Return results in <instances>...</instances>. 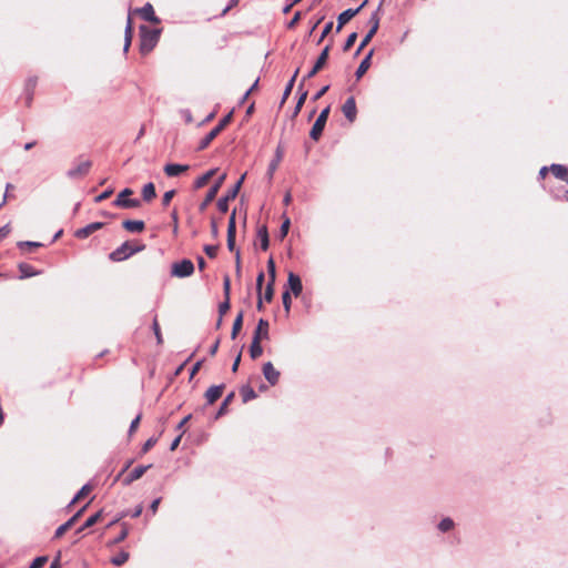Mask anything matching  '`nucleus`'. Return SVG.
Wrapping results in <instances>:
<instances>
[{"instance_id": "nucleus-1", "label": "nucleus", "mask_w": 568, "mask_h": 568, "mask_svg": "<svg viewBox=\"0 0 568 568\" xmlns=\"http://www.w3.org/2000/svg\"><path fill=\"white\" fill-rule=\"evenodd\" d=\"M141 33V43L140 49L141 52L146 54L153 50V48L156 45L159 38H160V30L158 29H149L145 26H142L140 28Z\"/></svg>"}, {"instance_id": "nucleus-2", "label": "nucleus", "mask_w": 568, "mask_h": 568, "mask_svg": "<svg viewBox=\"0 0 568 568\" xmlns=\"http://www.w3.org/2000/svg\"><path fill=\"white\" fill-rule=\"evenodd\" d=\"M194 272V264L191 260L184 258L171 266V275L178 278L189 277Z\"/></svg>"}, {"instance_id": "nucleus-3", "label": "nucleus", "mask_w": 568, "mask_h": 568, "mask_svg": "<svg viewBox=\"0 0 568 568\" xmlns=\"http://www.w3.org/2000/svg\"><path fill=\"white\" fill-rule=\"evenodd\" d=\"M232 119V113H229L227 115H225L220 122L219 124L212 129L201 141H200V144H199V150H204L206 149L210 143L220 134V132L230 123Z\"/></svg>"}, {"instance_id": "nucleus-4", "label": "nucleus", "mask_w": 568, "mask_h": 568, "mask_svg": "<svg viewBox=\"0 0 568 568\" xmlns=\"http://www.w3.org/2000/svg\"><path fill=\"white\" fill-rule=\"evenodd\" d=\"M133 194V191L129 187L122 190L115 201L113 202V204L118 207H123V209H135V207H139L141 202L139 199H129V196H131Z\"/></svg>"}, {"instance_id": "nucleus-5", "label": "nucleus", "mask_w": 568, "mask_h": 568, "mask_svg": "<svg viewBox=\"0 0 568 568\" xmlns=\"http://www.w3.org/2000/svg\"><path fill=\"white\" fill-rule=\"evenodd\" d=\"M244 179H245V174H243L240 178V180L234 184V186L227 192V194L225 196H222L221 199H219V201H217V209L222 213L227 212V210H229V202L231 200H234L237 196Z\"/></svg>"}, {"instance_id": "nucleus-6", "label": "nucleus", "mask_w": 568, "mask_h": 568, "mask_svg": "<svg viewBox=\"0 0 568 568\" xmlns=\"http://www.w3.org/2000/svg\"><path fill=\"white\" fill-rule=\"evenodd\" d=\"M328 114H329V106L323 109L321 111L320 115L317 116L316 121L314 122V124L310 131V136L314 141H317L320 139V136L322 135L323 130L326 124V121H327V118H328Z\"/></svg>"}, {"instance_id": "nucleus-7", "label": "nucleus", "mask_w": 568, "mask_h": 568, "mask_svg": "<svg viewBox=\"0 0 568 568\" xmlns=\"http://www.w3.org/2000/svg\"><path fill=\"white\" fill-rule=\"evenodd\" d=\"M369 23H371V29L366 33V36H364V38L362 39V41H361V43H359V45H358V48L356 50V54H358L371 42V40L373 39V37L375 36V33L378 30V27H379V16H378L377 11L372 13V16L369 18Z\"/></svg>"}, {"instance_id": "nucleus-8", "label": "nucleus", "mask_w": 568, "mask_h": 568, "mask_svg": "<svg viewBox=\"0 0 568 568\" xmlns=\"http://www.w3.org/2000/svg\"><path fill=\"white\" fill-rule=\"evenodd\" d=\"M138 251H140V247H132L128 242L126 243H123L121 246H119L116 250H114L111 254H110V258L112 261H116V262H120V261H123L128 257H130L131 255H133L134 253H136Z\"/></svg>"}, {"instance_id": "nucleus-9", "label": "nucleus", "mask_w": 568, "mask_h": 568, "mask_svg": "<svg viewBox=\"0 0 568 568\" xmlns=\"http://www.w3.org/2000/svg\"><path fill=\"white\" fill-rule=\"evenodd\" d=\"M92 166V162L90 160H85L77 164L74 168H71L67 171V176L71 180H77L85 176Z\"/></svg>"}, {"instance_id": "nucleus-10", "label": "nucleus", "mask_w": 568, "mask_h": 568, "mask_svg": "<svg viewBox=\"0 0 568 568\" xmlns=\"http://www.w3.org/2000/svg\"><path fill=\"white\" fill-rule=\"evenodd\" d=\"M225 178H226V174H222L216 180V182L211 186V189L209 190V192L205 195V199L200 204V210L201 211H204L207 207V205L215 199V196L219 193V190L221 189Z\"/></svg>"}, {"instance_id": "nucleus-11", "label": "nucleus", "mask_w": 568, "mask_h": 568, "mask_svg": "<svg viewBox=\"0 0 568 568\" xmlns=\"http://www.w3.org/2000/svg\"><path fill=\"white\" fill-rule=\"evenodd\" d=\"M367 4V0L363 1V3L356 9H347L339 13L337 17V27L336 32H339L344 24H346L351 19H353L359 11Z\"/></svg>"}, {"instance_id": "nucleus-12", "label": "nucleus", "mask_w": 568, "mask_h": 568, "mask_svg": "<svg viewBox=\"0 0 568 568\" xmlns=\"http://www.w3.org/2000/svg\"><path fill=\"white\" fill-rule=\"evenodd\" d=\"M328 53H329V45H326L323 49V51L321 52V54L318 55L314 67L305 75L304 80L313 78L325 65V63L328 59Z\"/></svg>"}, {"instance_id": "nucleus-13", "label": "nucleus", "mask_w": 568, "mask_h": 568, "mask_svg": "<svg viewBox=\"0 0 568 568\" xmlns=\"http://www.w3.org/2000/svg\"><path fill=\"white\" fill-rule=\"evenodd\" d=\"M287 286L295 297H298L303 291V285L300 276L293 272L288 273Z\"/></svg>"}, {"instance_id": "nucleus-14", "label": "nucleus", "mask_w": 568, "mask_h": 568, "mask_svg": "<svg viewBox=\"0 0 568 568\" xmlns=\"http://www.w3.org/2000/svg\"><path fill=\"white\" fill-rule=\"evenodd\" d=\"M263 375L271 385H276L280 379V372L275 369L271 362L263 365Z\"/></svg>"}, {"instance_id": "nucleus-15", "label": "nucleus", "mask_w": 568, "mask_h": 568, "mask_svg": "<svg viewBox=\"0 0 568 568\" xmlns=\"http://www.w3.org/2000/svg\"><path fill=\"white\" fill-rule=\"evenodd\" d=\"M342 111L345 115V118L349 121V122H353L355 119H356V114H357V109H356V102H355V99L353 97H349L345 103L343 104L342 106Z\"/></svg>"}, {"instance_id": "nucleus-16", "label": "nucleus", "mask_w": 568, "mask_h": 568, "mask_svg": "<svg viewBox=\"0 0 568 568\" xmlns=\"http://www.w3.org/2000/svg\"><path fill=\"white\" fill-rule=\"evenodd\" d=\"M268 322L264 318H261L257 323V326L253 334L254 341H262V339H268L270 333H268Z\"/></svg>"}, {"instance_id": "nucleus-17", "label": "nucleus", "mask_w": 568, "mask_h": 568, "mask_svg": "<svg viewBox=\"0 0 568 568\" xmlns=\"http://www.w3.org/2000/svg\"><path fill=\"white\" fill-rule=\"evenodd\" d=\"M135 12H138L142 19L145 21L152 22V23H159L160 20L154 13V9L151 3L144 4L142 8L136 9Z\"/></svg>"}, {"instance_id": "nucleus-18", "label": "nucleus", "mask_w": 568, "mask_h": 568, "mask_svg": "<svg viewBox=\"0 0 568 568\" xmlns=\"http://www.w3.org/2000/svg\"><path fill=\"white\" fill-rule=\"evenodd\" d=\"M85 509V506L80 509L75 515H73L68 521H65L63 525L59 526L55 530L54 537L60 538L68 529H70L74 523L78 520V518L81 516L83 510Z\"/></svg>"}, {"instance_id": "nucleus-19", "label": "nucleus", "mask_w": 568, "mask_h": 568, "mask_svg": "<svg viewBox=\"0 0 568 568\" xmlns=\"http://www.w3.org/2000/svg\"><path fill=\"white\" fill-rule=\"evenodd\" d=\"M164 173L168 176H178L183 172L189 170V165L186 164H178V163H169L164 166Z\"/></svg>"}, {"instance_id": "nucleus-20", "label": "nucleus", "mask_w": 568, "mask_h": 568, "mask_svg": "<svg viewBox=\"0 0 568 568\" xmlns=\"http://www.w3.org/2000/svg\"><path fill=\"white\" fill-rule=\"evenodd\" d=\"M224 389V385H213L205 392V398L207 404H213L215 400H217Z\"/></svg>"}, {"instance_id": "nucleus-21", "label": "nucleus", "mask_w": 568, "mask_h": 568, "mask_svg": "<svg viewBox=\"0 0 568 568\" xmlns=\"http://www.w3.org/2000/svg\"><path fill=\"white\" fill-rule=\"evenodd\" d=\"M101 227H102V223H100V222H94V223L88 224L87 226L77 230L75 236L79 239H85L91 233H93L94 231H97Z\"/></svg>"}, {"instance_id": "nucleus-22", "label": "nucleus", "mask_w": 568, "mask_h": 568, "mask_svg": "<svg viewBox=\"0 0 568 568\" xmlns=\"http://www.w3.org/2000/svg\"><path fill=\"white\" fill-rule=\"evenodd\" d=\"M151 468V465H146V466H138L135 467L131 473L130 475L124 479V484L125 485H130L131 483L138 480L139 478H141L144 473Z\"/></svg>"}, {"instance_id": "nucleus-23", "label": "nucleus", "mask_w": 568, "mask_h": 568, "mask_svg": "<svg viewBox=\"0 0 568 568\" xmlns=\"http://www.w3.org/2000/svg\"><path fill=\"white\" fill-rule=\"evenodd\" d=\"M373 53H374V50L372 49L366 54V57L362 60V62L359 63L356 72H355V75L357 79H361L366 73V71L369 69Z\"/></svg>"}, {"instance_id": "nucleus-24", "label": "nucleus", "mask_w": 568, "mask_h": 568, "mask_svg": "<svg viewBox=\"0 0 568 568\" xmlns=\"http://www.w3.org/2000/svg\"><path fill=\"white\" fill-rule=\"evenodd\" d=\"M122 225L126 231L132 233H140L144 230V222L140 220H126Z\"/></svg>"}, {"instance_id": "nucleus-25", "label": "nucleus", "mask_w": 568, "mask_h": 568, "mask_svg": "<svg viewBox=\"0 0 568 568\" xmlns=\"http://www.w3.org/2000/svg\"><path fill=\"white\" fill-rule=\"evenodd\" d=\"M132 40V20H131V13L128 16V21L125 26V32H124V48L123 50L126 52L131 45Z\"/></svg>"}, {"instance_id": "nucleus-26", "label": "nucleus", "mask_w": 568, "mask_h": 568, "mask_svg": "<svg viewBox=\"0 0 568 568\" xmlns=\"http://www.w3.org/2000/svg\"><path fill=\"white\" fill-rule=\"evenodd\" d=\"M550 171L552 174L560 179V180H567L568 181V170L565 165L561 164H551Z\"/></svg>"}, {"instance_id": "nucleus-27", "label": "nucleus", "mask_w": 568, "mask_h": 568, "mask_svg": "<svg viewBox=\"0 0 568 568\" xmlns=\"http://www.w3.org/2000/svg\"><path fill=\"white\" fill-rule=\"evenodd\" d=\"M283 153L280 148H277L274 160L268 164L267 173L268 176L272 178L274 172L277 170L280 162L282 161Z\"/></svg>"}, {"instance_id": "nucleus-28", "label": "nucleus", "mask_w": 568, "mask_h": 568, "mask_svg": "<svg viewBox=\"0 0 568 568\" xmlns=\"http://www.w3.org/2000/svg\"><path fill=\"white\" fill-rule=\"evenodd\" d=\"M215 172H216V169H211L203 175L199 176L194 182V187L195 189L203 187L209 182V180L215 174Z\"/></svg>"}, {"instance_id": "nucleus-29", "label": "nucleus", "mask_w": 568, "mask_h": 568, "mask_svg": "<svg viewBox=\"0 0 568 568\" xmlns=\"http://www.w3.org/2000/svg\"><path fill=\"white\" fill-rule=\"evenodd\" d=\"M257 237H258V240L261 242V248L263 251H266L268 248V244H270L268 233H267L266 226H262V227L258 229Z\"/></svg>"}, {"instance_id": "nucleus-30", "label": "nucleus", "mask_w": 568, "mask_h": 568, "mask_svg": "<svg viewBox=\"0 0 568 568\" xmlns=\"http://www.w3.org/2000/svg\"><path fill=\"white\" fill-rule=\"evenodd\" d=\"M156 195L155 193V186L153 183H148L143 186L142 189V197L144 201L149 202L151 201L152 199H154Z\"/></svg>"}, {"instance_id": "nucleus-31", "label": "nucleus", "mask_w": 568, "mask_h": 568, "mask_svg": "<svg viewBox=\"0 0 568 568\" xmlns=\"http://www.w3.org/2000/svg\"><path fill=\"white\" fill-rule=\"evenodd\" d=\"M263 353V348L261 346V341H254L252 339L251 346H250V356L253 359L258 358Z\"/></svg>"}, {"instance_id": "nucleus-32", "label": "nucleus", "mask_w": 568, "mask_h": 568, "mask_svg": "<svg viewBox=\"0 0 568 568\" xmlns=\"http://www.w3.org/2000/svg\"><path fill=\"white\" fill-rule=\"evenodd\" d=\"M19 271H20V277L21 278H27V277H31V276H34L37 274H39L38 272H36L33 270V267L29 264H26V263H21L19 265Z\"/></svg>"}, {"instance_id": "nucleus-33", "label": "nucleus", "mask_w": 568, "mask_h": 568, "mask_svg": "<svg viewBox=\"0 0 568 568\" xmlns=\"http://www.w3.org/2000/svg\"><path fill=\"white\" fill-rule=\"evenodd\" d=\"M227 248L231 252L235 251L236 270L240 271V251L235 250V235H227Z\"/></svg>"}, {"instance_id": "nucleus-34", "label": "nucleus", "mask_w": 568, "mask_h": 568, "mask_svg": "<svg viewBox=\"0 0 568 568\" xmlns=\"http://www.w3.org/2000/svg\"><path fill=\"white\" fill-rule=\"evenodd\" d=\"M241 395L244 403H247L254 398H256V393L251 386H243L241 388Z\"/></svg>"}, {"instance_id": "nucleus-35", "label": "nucleus", "mask_w": 568, "mask_h": 568, "mask_svg": "<svg viewBox=\"0 0 568 568\" xmlns=\"http://www.w3.org/2000/svg\"><path fill=\"white\" fill-rule=\"evenodd\" d=\"M454 526H455L454 520L449 517H446V518H443L438 523L437 527L442 532H447V531L452 530L454 528Z\"/></svg>"}, {"instance_id": "nucleus-36", "label": "nucleus", "mask_w": 568, "mask_h": 568, "mask_svg": "<svg viewBox=\"0 0 568 568\" xmlns=\"http://www.w3.org/2000/svg\"><path fill=\"white\" fill-rule=\"evenodd\" d=\"M129 559V552L122 550L119 554H116L114 557H112L111 562L114 566H122L125 564Z\"/></svg>"}, {"instance_id": "nucleus-37", "label": "nucleus", "mask_w": 568, "mask_h": 568, "mask_svg": "<svg viewBox=\"0 0 568 568\" xmlns=\"http://www.w3.org/2000/svg\"><path fill=\"white\" fill-rule=\"evenodd\" d=\"M242 324H243V313L241 312L236 316V318L234 320V323H233L232 333H231V337L233 339L237 336L239 332L241 331Z\"/></svg>"}, {"instance_id": "nucleus-38", "label": "nucleus", "mask_w": 568, "mask_h": 568, "mask_svg": "<svg viewBox=\"0 0 568 568\" xmlns=\"http://www.w3.org/2000/svg\"><path fill=\"white\" fill-rule=\"evenodd\" d=\"M297 73H298V69L294 72L293 77L291 78V80L286 84L285 90L283 92V97H282V103H284L286 101V99L290 97V94H291V92L293 90L294 82H295V79L297 77Z\"/></svg>"}, {"instance_id": "nucleus-39", "label": "nucleus", "mask_w": 568, "mask_h": 568, "mask_svg": "<svg viewBox=\"0 0 568 568\" xmlns=\"http://www.w3.org/2000/svg\"><path fill=\"white\" fill-rule=\"evenodd\" d=\"M101 517V511L95 513L94 515L90 516L82 527L78 529V532L83 531L85 528L92 527Z\"/></svg>"}, {"instance_id": "nucleus-40", "label": "nucleus", "mask_w": 568, "mask_h": 568, "mask_svg": "<svg viewBox=\"0 0 568 568\" xmlns=\"http://www.w3.org/2000/svg\"><path fill=\"white\" fill-rule=\"evenodd\" d=\"M91 486L90 485H84L79 491L78 494L73 497V499L71 500L70 505H73L75 504L78 500H80L81 498H83L84 496H87L90 491H91Z\"/></svg>"}, {"instance_id": "nucleus-41", "label": "nucleus", "mask_w": 568, "mask_h": 568, "mask_svg": "<svg viewBox=\"0 0 568 568\" xmlns=\"http://www.w3.org/2000/svg\"><path fill=\"white\" fill-rule=\"evenodd\" d=\"M267 272H268V276H270L268 282L275 283L276 271H275V263L272 257L267 261Z\"/></svg>"}, {"instance_id": "nucleus-42", "label": "nucleus", "mask_w": 568, "mask_h": 568, "mask_svg": "<svg viewBox=\"0 0 568 568\" xmlns=\"http://www.w3.org/2000/svg\"><path fill=\"white\" fill-rule=\"evenodd\" d=\"M42 244L40 242H33V241H21V242H18V247H20L21 250H24V248H37V247H40Z\"/></svg>"}, {"instance_id": "nucleus-43", "label": "nucleus", "mask_w": 568, "mask_h": 568, "mask_svg": "<svg viewBox=\"0 0 568 568\" xmlns=\"http://www.w3.org/2000/svg\"><path fill=\"white\" fill-rule=\"evenodd\" d=\"M236 232V222H235V211L232 212L229 225H227V235H235Z\"/></svg>"}, {"instance_id": "nucleus-44", "label": "nucleus", "mask_w": 568, "mask_h": 568, "mask_svg": "<svg viewBox=\"0 0 568 568\" xmlns=\"http://www.w3.org/2000/svg\"><path fill=\"white\" fill-rule=\"evenodd\" d=\"M356 40H357V33L356 32L351 33L344 43L343 50L348 51L354 45Z\"/></svg>"}, {"instance_id": "nucleus-45", "label": "nucleus", "mask_w": 568, "mask_h": 568, "mask_svg": "<svg viewBox=\"0 0 568 568\" xmlns=\"http://www.w3.org/2000/svg\"><path fill=\"white\" fill-rule=\"evenodd\" d=\"M282 300H283V306H284L286 313H288L291 310V304H292L290 291L286 290L283 292Z\"/></svg>"}, {"instance_id": "nucleus-46", "label": "nucleus", "mask_w": 568, "mask_h": 568, "mask_svg": "<svg viewBox=\"0 0 568 568\" xmlns=\"http://www.w3.org/2000/svg\"><path fill=\"white\" fill-rule=\"evenodd\" d=\"M273 294H274V283L268 282L266 287H265L264 300L266 302H271L272 298H273Z\"/></svg>"}, {"instance_id": "nucleus-47", "label": "nucleus", "mask_w": 568, "mask_h": 568, "mask_svg": "<svg viewBox=\"0 0 568 568\" xmlns=\"http://www.w3.org/2000/svg\"><path fill=\"white\" fill-rule=\"evenodd\" d=\"M129 535V529L125 524L122 525V530L120 534H118V537L112 541V544H119L123 541Z\"/></svg>"}, {"instance_id": "nucleus-48", "label": "nucleus", "mask_w": 568, "mask_h": 568, "mask_svg": "<svg viewBox=\"0 0 568 568\" xmlns=\"http://www.w3.org/2000/svg\"><path fill=\"white\" fill-rule=\"evenodd\" d=\"M290 224H291V221L290 219H285L281 225V230H280V237L281 239H284L287 233H288V229H290Z\"/></svg>"}, {"instance_id": "nucleus-49", "label": "nucleus", "mask_w": 568, "mask_h": 568, "mask_svg": "<svg viewBox=\"0 0 568 568\" xmlns=\"http://www.w3.org/2000/svg\"><path fill=\"white\" fill-rule=\"evenodd\" d=\"M48 558L45 556L37 557L33 559L29 568H41L45 562Z\"/></svg>"}, {"instance_id": "nucleus-50", "label": "nucleus", "mask_w": 568, "mask_h": 568, "mask_svg": "<svg viewBox=\"0 0 568 568\" xmlns=\"http://www.w3.org/2000/svg\"><path fill=\"white\" fill-rule=\"evenodd\" d=\"M233 396H234V394L231 393L230 395H227L224 398V400H223V403H222V405H221V407H220V409L217 412V416L222 415L225 412V409H226L227 405L231 403Z\"/></svg>"}, {"instance_id": "nucleus-51", "label": "nucleus", "mask_w": 568, "mask_h": 568, "mask_svg": "<svg viewBox=\"0 0 568 568\" xmlns=\"http://www.w3.org/2000/svg\"><path fill=\"white\" fill-rule=\"evenodd\" d=\"M204 251L210 257H215L219 251V247L216 245H205Z\"/></svg>"}, {"instance_id": "nucleus-52", "label": "nucleus", "mask_w": 568, "mask_h": 568, "mask_svg": "<svg viewBox=\"0 0 568 568\" xmlns=\"http://www.w3.org/2000/svg\"><path fill=\"white\" fill-rule=\"evenodd\" d=\"M230 290H231V280L230 277L226 275L224 276L223 278V291H224V295L225 297L230 298Z\"/></svg>"}, {"instance_id": "nucleus-53", "label": "nucleus", "mask_w": 568, "mask_h": 568, "mask_svg": "<svg viewBox=\"0 0 568 568\" xmlns=\"http://www.w3.org/2000/svg\"><path fill=\"white\" fill-rule=\"evenodd\" d=\"M152 328L154 331V334H155L158 343L161 344L162 343V335H161L160 326H159V323H158L156 318H154V321H153Z\"/></svg>"}, {"instance_id": "nucleus-54", "label": "nucleus", "mask_w": 568, "mask_h": 568, "mask_svg": "<svg viewBox=\"0 0 568 568\" xmlns=\"http://www.w3.org/2000/svg\"><path fill=\"white\" fill-rule=\"evenodd\" d=\"M156 442H158V438H156V437H151V438H149V439L144 443V445H143V447H142V452H143V453H146L149 449H151V448L156 444Z\"/></svg>"}, {"instance_id": "nucleus-55", "label": "nucleus", "mask_w": 568, "mask_h": 568, "mask_svg": "<svg viewBox=\"0 0 568 568\" xmlns=\"http://www.w3.org/2000/svg\"><path fill=\"white\" fill-rule=\"evenodd\" d=\"M230 310V298L225 297L224 302H222L219 306L220 315H224Z\"/></svg>"}, {"instance_id": "nucleus-56", "label": "nucleus", "mask_w": 568, "mask_h": 568, "mask_svg": "<svg viewBox=\"0 0 568 568\" xmlns=\"http://www.w3.org/2000/svg\"><path fill=\"white\" fill-rule=\"evenodd\" d=\"M332 28H333V22L332 21H329V22H327L325 24V27H324V29L322 31V34H321L317 43H320V42H322L324 40V38L331 32Z\"/></svg>"}, {"instance_id": "nucleus-57", "label": "nucleus", "mask_w": 568, "mask_h": 568, "mask_svg": "<svg viewBox=\"0 0 568 568\" xmlns=\"http://www.w3.org/2000/svg\"><path fill=\"white\" fill-rule=\"evenodd\" d=\"M175 194V191L174 190H170V191H166L164 194H163V199H162V203L163 205H169V203L171 202V200L173 199Z\"/></svg>"}, {"instance_id": "nucleus-58", "label": "nucleus", "mask_w": 568, "mask_h": 568, "mask_svg": "<svg viewBox=\"0 0 568 568\" xmlns=\"http://www.w3.org/2000/svg\"><path fill=\"white\" fill-rule=\"evenodd\" d=\"M140 420H141V414H139V415H138V416H136V417L131 422V424H130V428H129V434H130V435H132V434L136 430V428H138V426H139V424H140Z\"/></svg>"}, {"instance_id": "nucleus-59", "label": "nucleus", "mask_w": 568, "mask_h": 568, "mask_svg": "<svg viewBox=\"0 0 568 568\" xmlns=\"http://www.w3.org/2000/svg\"><path fill=\"white\" fill-rule=\"evenodd\" d=\"M11 232L10 224H6L2 227H0V241L6 239Z\"/></svg>"}, {"instance_id": "nucleus-60", "label": "nucleus", "mask_w": 568, "mask_h": 568, "mask_svg": "<svg viewBox=\"0 0 568 568\" xmlns=\"http://www.w3.org/2000/svg\"><path fill=\"white\" fill-rule=\"evenodd\" d=\"M112 192H113L112 190H105L104 192H102L100 195H98L95 197V202L100 203V202L106 200L112 194Z\"/></svg>"}, {"instance_id": "nucleus-61", "label": "nucleus", "mask_w": 568, "mask_h": 568, "mask_svg": "<svg viewBox=\"0 0 568 568\" xmlns=\"http://www.w3.org/2000/svg\"><path fill=\"white\" fill-rule=\"evenodd\" d=\"M181 115L183 116L186 123H191L193 121L191 111L187 109L181 110Z\"/></svg>"}, {"instance_id": "nucleus-62", "label": "nucleus", "mask_w": 568, "mask_h": 568, "mask_svg": "<svg viewBox=\"0 0 568 568\" xmlns=\"http://www.w3.org/2000/svg\"><path fill=\"white\" fill-rule=\"evenodd\" d=\"M263 282H264V273L261 272L256 277V286H257L258 294H261Z\"/></svg>"}, {"instance_id": "nucleus-63", "label": "nucleus", "mask_w": 568, "mask_h": 568, "mask_svg": "<svg viewBox=\"0 0 568 568\" xmlns=\"http://www.w3.org/2000/svg\"><path fill=\"white\" fill-rule=\"evenodd\" d=\"M307 97V92H303L296 103V111H300V109L302 108L303 103L305 102V99Z\"/></svg>"}, {"instance_id": "nucleus-64", "label": "nucleus", "mask_w": 568, "mask_h": 568, "mask_svg": "<svg viewBox=\"0 0 568 568\" xmlns=\"http://www.w3.org/2000/svg\"><path fill=\"white\" fill-rule=\"evenodd\" d=\"M160 501H161V499H160V498H156V499H154V500L151 503V505H150V509H151V511H152L153 514H155V513H156L158 507H159V505H160Z\"/></svg>"}]
</instances>
